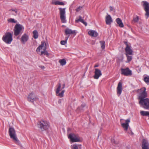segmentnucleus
Returning <instances> with one entry per match:
<instances>
[{
  "label": "nucleus",
  "mask_w": 149,
  "mask_h": 149,
  "mask_svg": "<svg viewBox=\"0 0 149 149\" xmlns=\"http://www.w3.org/2000/svg\"><path fill=\"white\" fill-rule=\"evenodd\" d=\"M8 133L10 138L13 140V141L17 144H20V143L17 138L16 131L15 129L13 127H10L8 130Z\"/></svg>",
  "instance_id": "1"
},
{
  "label": "nucleus",
  "mask_w": 149,
  "mask_h": 149,
  "mask_svg": "<svg viewBox=\"0 0 149 149\" xmlns=\"http://www.w3.org/2000/svg\"><path fill=\"white\" fill-rule=\"evenodd\" d=\"M38 127L41 131H43L48 129L49 126V123L47 121L41 120L37 123Z\"/></svg>",
  "instance_id": "2"
},
{
  "label": "nucleus",
  "mask_w": 149,
  "mask_h": 149,
  "mask_svg": "<svg viewBox=\"0 0 149 149\" xmlns=\"http://www.w3.org/2000/svg\"><path fill=\"white\" fill-rule=\"evenodd\" d=\"M43 49V51L41 52V55L44 54L45 55L48 56L49 55V53L47 51L46 49V44L45 42L44 41H42L41 42V44L37 49L36 51L38 53L40 52L41 49Z\"/></svg>",
  "instance_id": "3"
},
{
  "label": "nucleus",
  "mask_w": 149,
  "mask_h": 149,
  "mask_svg": "<svg viewBox=\"0 0 149 149\" xmlns=\"http://www.w3.org/2000/svg\"><path fill=\"white\" fill-rule=\"evenodd\" d=\"M2 39L6 44H10L13 40L12 34L9 32H6L3 36Z\"/></svg>",
  "instance_id": "4"
},
{
  "label": "nucleus",
  "mask_w": 149,
  "mask_h": 149,
  "mask_svg": "<svg viewBox=\"0 0 149 149\" xmlns=\"http://www.w3.org/2000/svg\"><path fill=\"white\" fill-rule=\"evenodd\" d=\"M139 93V101L145 99L148 96L147 93L146 92V88L143 87L137 90Z\"/></svg>",
  "instance_id": "5"
},
{
  "label": "nucleus",
  "mask_w": 149,
  "mask_h": 149,
  "mask_svg": "<svg viewBox=\"0 0 149 149\" xmlns=\"http://www.w3.org/2000/svg\"><path fill=\"white\" fill-rule=\"evenodd\" d=\"M23 26L21 24H16L15 27L14 29V35L15 36H17L19 34L21 33V31L22 29H24Z\"/></svg>",
  "instance_id": "6"
},
{
  "label": "nucleus",
  "mask_w": 149,
  "mask_h": 149,
  "mask_svg": "<svg viewBox=\"0 0 149 149\" xmlns=\"http://www.w3.org/2000/svg\"><path fill=\"white\" fill-rule=\"evenodd\" d=\"M120 70L122 75L126 76H130L132 74V70L128 67L124 68H121Z\"/></svg>",
  "instance_id": "7"
},
{
  "label": "nucleus",
  "mask_w": 149,
  "mask_h": 149,
  "mask_svg": "<svg viewBox=\"0 0 149 149\" xmlns=\"http://www.w3.org/2000/svg\"><path fill=\"white\" fill-rule=\"evenodd\" d=\"M59 9L60 11V19L62 23H66V20L65 16V8H59Z\"/></svg>",
  "instance_id": "8"
},
{
  "label": "nucleus",
  "mask_w": 149,
  "mask_h": 149,
  "mask_svg": "<svg viewBox=\"0 0 149 149\" xmlns=\"http://www.w3.org/2000/svg\"><path fill=\"white\" fill-rule=\"evenodd\" d=\"M139 103L145 109H149V99L146 98L141 101H139Z\"/></svg>",
  "instance_id": "9"
},
{
  "label": "nucleus",
  "mask_w": 149,
  "mask_h": 149,
  "mask_svg": "<svg viewBox=\"0 0 149 149\" xmlns=\"http://www.w3.org/2000/svg\"><path fill=\"white\" fill-rule=\"evenodd\" d=\"M68 137L72 142H80L81 141L78 136L73 133L70 134L68 135Z\"/></svg>",
  "instance_id": "10"
},
{
  "label": "nucleus",
  "mask_w": 149,
  "mask_h": 149,
  "mask_svg": "<svg viewBox=\"0 0 149 149\" xmlns=\"http://www.w3.org/2000/svg\"><path fill=\"white\" fill-rule=\"evenodd\" d=\"M124 43L126 45L125 48V54L126 55H133V51L131 48V46L128 43L127 41H124Z\"/></svg>",
  "instance_id": "11"
},
{
  "label": "nucleus",
  "mask_w": 149,
  "mask_h": 149,
  "mask_svg": "<svg viewBox=\"0 0 149 149\" xmlns=\"http://www.w3.org/2000/svg\"><path fill=\"white\" fill-rule=\"evenodd\" d=\"M143 5L144 9L146 12L145 15L147 19L149 17V3L145 1H143Z\"/></svg>",
  "instance_id": "12"
},
{
  "label": "nucleus",
  "mask_w": 149,
  "mask_h": 149,
  "mask_svg": "<svg viewBox=\"0 0 149 149\" xmlns=\"http://www.w3.org/2000/svg\"><path fill=\"white\" fill-rule=\"evenodd\" d=\"M76 34V31L75 30H72L68 28H67L65 30V35L67 36L66 37H68V38L71 35H73L74 36Z\"/></svg>",
  "instance_id": "13"
},
{
  "label": "nucleus",
  "mask_w": 149,
  "mask_h": 149,
  "mask_svg": "<svg viewBox=\"0 0 149 149\" xmlns=\"http://www.w3.org/2000/svg\"><path fill=\"white\" fill-rule=\"evenodd\" d=\"M58 86L56 89V93L57 96H58L60 97H62L63 96V94L65 91V90H62L60 93H59L61 90V85L60 83L58 84Z\"/></svg>",
  "instance_id": "14"
},
{
  "label": "nucleus",
  "mask_w": 149,
  "mask_h": 149,
  "mask_svg": "<svg viewBox=\"0 0 149 149\" xmlns=\"http://www.w3.org/2000/svg\"><path fill=\"white\" fill-rule=\"evenodd\" d=\"M38 98L37 97L34 93L32 92L30 93L28 96V101L32 102H33L34 101L38 100Z\"/></svg>",
  "instance_id": "15"
},
{
  "label": "nucleus",
  "mask_w": 149,
  "mask_h": 149,
  "mask_svg": "<svg viewBox=\"0 0 149 149\" xmlns=\"http://www.w3.org/2000/svg\"><path fill=\"white\" fill-rule=\"evenodd\" d=\"M123 119H121L120 122L121 123V125L122 127L124 129V130L126 131H127L129 126V123L130 122V119H128L126 120L125 123H122V120Z\"/></svg>",
  "instance_id": "16"
},
{
  "label": "nucleus",
  "mask_w": 149,
  "mask_h": 149,
  "mask_svg": "<svg viewBox=\"0 0 149 149\" xmlns=\"http://www.w3.org/2000/svg\"><path fill=\"white\" fill-rule=\"evenodd\" d=\"M95 74L93 76V77L95 79H97L102 75L101 71L97 68H95Z\"/></svg>",
  "instance_id": "17"
},
{
  "label": "nucleus",
  "mask_w": 149,
  "mask_h": 149,
  "mask_svg": "<svg viewBox=\"0 0 149 149\" xmlns=\"http://www.w3.org/2000/svg\"><path fill=\"white\" fill-rule=\"evenodd\" d=\"M142 149H149V144L148 141L143 139L142 141Z\"/></svg>",
  "instance_id": "18"
},
{
  "label": "nucleus",
  "mask_w": 149,
  "mask_h": 149,
  "mask_svg": "<svg viewBox=\"0 0 149 149\" xmlns=\"http://www.w3.org/2000/svg\"><path fill=\"white\" fill-rule=\"evenodd\" d=\"M122 89V83L121 82H119L118 84L117 88V93L118 96H119L121 93Z\"/></svg>",
  "instance_id": "19"
},
{
  "label": "nucleus",
  "mask_w": 149,
  "mask_h": 149,
  "mask_svg": "<svg viewBox=\"0 0 149 149\" xmlns=\"http://www.w3.org/2000/svg\"><path fill=\"white\" fill-rule=\"evenodd\" d=\"M28 35L26 33L24 34L21 38V42L24 44L28 41Z\"/></svg>",
  "instance_id": "20"
},
{
  "label": "nucleus",
  "mask_w": 149,
  "mask_h": 149,
  "mask_svg": "<svg viewBox=\"0 0 149 149\" xmlns=\"http://www.w3.org/2000/svg\"><path fill=\"white\" fill-rule=\"evenodd\" d=\"M112 18L110 15H108L106 17V23L107 24L109 25L112 22Z\"/></svg>",
  "instance_id": "21"
},
{
  "label": "nucleus",
  "mask_w": 149,
  "mask_h": 149,
  "mask_svg": "<svg viewBox=\"0 0 149 149\" xmlns=\"http://www.w3.org/2000/svg\"><path fill=\"white\" fill-rule=\"evenodd\" d=\"M52 4L56 5H64V3L63 2H60L58 0H52Z\"/></svg>",
  "instance_id": "22"
},
{
  "label": "nucleus",
  "mask_w": 149,
  "mask_h": 149,
  "mask_svg": "<svg viewBox=\"0 0 149 149\" xmlns=\"http://www.w3.org/2000/svg\"><path fill=\"white\" fill-rule=\"evenodd\" d=\"M88 34L92 37H96L98 35L97 32L96 31L93 30L89 31L88 32Z\"/></svg>",
  "instance_id": "23"
},
{
  "label": "nucleus",
  "mask_w": 149,
  "mask_h": 149,
  "mask_svg": "<svg viewBox=\"0 0 149 149\" xmlns=\"http://www.w3.org/2000/svg\"><path fill=\"white\" fill-rule=\"evenodd\" d=\"M80 22L83 23L86 26L87 25V23L84 21V19H82V17L81 16H79V18L78 19L75 20V22Z\"/></svg>",
  "instance_id": "24"
},
{
  "label": "nucleus",
  "mask_w": 149,
  "mask_h": 149,
  "mask_svg": "<svg viewBox=\"0 0 149 149\" xmlns=\"http://www.w3.org/2000/svg\"><path fill=\"white\" fill-rule=\"evenodd\" d=\"M116 21L119 26L120 27H123L124 26V24L120 19L117 18L116 19Z\"/></svg>",
  "instance_id": "25"
},
{
  "label": "nucleus",
  "mask_w": 149,
  "mask_h": 149,
  "mask_svg": "<svg viewBox=\"0 0 149 149\" xmlns=\"http://www.w3.org/2000/svg\"><path fill=\"white\" fill-rule=\"evenodd\" d=\"M140 113L143 116H148L149 117V111H141Z\"/></svg>",
  "instance_id": "26"
},
{
  "label": "nucleus",
  "mask_w": 149,
  "mask_h": 149,
  "mask_svg": "<svg viewBox=\"0 0 149 149\" xmlns=\"http://www.w3.org/2000/svg\"><path fill=\"white\" fill-rule=\"evenodd\" d=\"M9 11H11L10 13L11 15L16 16L17 14V10L16 9H11L9 10Z\"/></svg>",
  "instance_id": "27"
},
{
  "label": "nucleus",
  "mask_w": 149,
  "mask_h": 149,
  "mask_svg": "<svg viewBox=\"0 0 149 149\" xmlns=\"http://www.w3.org/2000/svg\"><path fill=\"white\" fill-rule=\"evenodd\" d=\"M33 37L35 39H36L37 38L38 36V33L37 31L35 30H34L33 32Z\"/></svg>",
  "instance_id": "28"
},
{
  "label": "nucleus",
  "mask_w": 149,
  "mask_h": 149,
  "mask_svg": "<svg viewBox=\"0 0 149 149\" xmlns=\"http://www.w3.org/2000/svg\"><path fill=\"white\" fill-rule=\"evenodd\" d=\"M81 145H73L72 146V149H81Z\"/></svg>",
  "instance_id": "29"
},
{
  "label": "nucleus",
  "mask_w": 149,
  "mask_h": 149,
  "mask_svg": "<svg viewBox=\"0 0 149 149\" xmlns=\"http://www.w3.org/2000/svg\"><path fill=\"white\" fill-rule=\"evenodd\" d=\"M58 61L61 65H64L66 63V61L65 59H60Z\"/></svg>",
  "instance_id": "30"
},
{
  "label": "nucleus",
  "mask_w": 149,
  "mask_h": 149,
  "mask_svg": "<svg viewBox=\"0 0 149 149\" xmlns=\"http://www.w3.org/2000/svg\"><path fill=\"white\" fill-rule=\"evenodd\" d=\"M101 45V48L102 49H104L105 48V42L104 41H100V42Z\"/></svg>",
  "instance_id": "31"
},
{
  "label": "nucleus",
  "mask_w": 149,
  "mask_h": 149,
  "mask_svg": "<svg viewBox=\"0 0 149 149\" xmlns=\"http://www.w3.org/2000/svg\"><path fill=\"white\" fill-rule=\"evenodd\" d=\"M65 40H62L60 42V43L61 45H64L67 42V41L68 39V37H65Z\"/></svg>",
  "instance_id": "32"
},
{
  "label": "nucleus",
  "mask_w": 149,
  "mask_h": 149,
  "mask_svg": "<svg viewBox=\"0 0 149 149\" xmlns=\"http://www.w3.org/2000/svg\"><path fill=\"white\" fill-rule=\"evenodd\" d=\"M139 20V17L138 16L136 15L135 17H133L132 21V23H134L137 22Z\"/></svg>",
  "instance_id": "33"
},
{
  "label": "nucleus",
  "mask_w": 149,
  "mask_h": 149,
  "mask_svg": "<svg viewBox=\"0 0 149 149\" xmlns=\"http://www.w3.org/2000/svg\"><path fill=\"white\" fill-rule=\"evenodd\" d=\"M132 55H126L127 57V60L128 62H129L131 61L132 59Z\"/></svg>",
  "instance_id": "34"
},
{
  "label": "nucleus",
  "mask_w": 149,
  "mask_h": 149,
  "mask_svg": "<svg viewBox=\"0 0 149 149\" xmlns=\"http://www.w3.org/2000/svg\"><path fill=\"white\" fill-rule=\"evenodd\" d=\"M8 21L9 22L11 23H16L17 22V20H15V19L13 18L9 19L8 20Z\"/></svg>",
  "instance_id": "35"
},
{
  "label": "nucleus",
  "mask_w": 149,
  "mask_h": 149,
  "mask_svg": "<svg viewBox=\"0 0 149 149\" xmlns=\"http://www.w3.org/2000/svg\"><path fill=\"white\" fill-rule=\"evenodd\" d=\"M144 81L146 83L149 82V76L145 77L144 78Z\"/></svg>",
  "instance_id": "36"
},
{
  "label": "nucleus",
  "mask_w": 149,
  "mask_h": 149,
  "mask_svg": "<svg viewBox=\"0 0 149 149\" xmlns=\"http://www.w3.org/2000/svg\"><path fill=\"white\" fill-rule=\"evenodd\" d=\"M85 106V104H82L78 108V109H79V110H83V108Z\"/></svg>",
  "instance_id": "37"
},
{
  "label": "nucleus",
  "mask_w": 149,
  "mask_h": 149,
  "mask_svg": "<svg viewBox=\"0 0 149 149\" xmlns=\"http://www.w3.org/2000/svg\"><path fill=\"white\" fill-rule=\"evenodd\" d=\"M82 8V7L79 6L75 10L77 12H78Z\"/></svg>",
  "instance_id": "38"
},
{
  "label": "nucleus",
  "mask_w": 149,
  "mask_h": 149,
  "mask_svg": "<svg viewBox=\"0 0 149 149\" xmlns=\"http://www.w3.org/2000/svg\"><path fill=\"white\" fill-rule=\"evenodd\" d=\"M111 142L115 144H117L118 143V141H116L114 139H112L111 140Z\"/></svg>",
  "instance_id": "39"
},
{
  "label": "nucleus",
  "mask_w": 149,
  "mask_h": 149,
  "mask_svg": "<svg viewBox=\"0 0 149 149\" xmlns=\"http://www.w3.org/2000/svg\"><path fill=\"white\" fill-rule=\"evenodd\" d=\"M39 67L42 70H43L45 68L44 66H39Z\"/></svg>",
  "instance_id": "40"
},
{
  "label": "nucleus",
  "mask_w": 149,
  "mask_h": 149,
  "mask_svg": "<svg viewBox=\"0 0 149 149\" xmlns=\"http://www.w3.org/2000/svg\"><path fill=\"white\" fill-rule=\"evenodd\" d=\"M109 8L111 11H113V8L111 6H110Z\"/></svg>",
  "instance_id": "41"
},
{
  "label": "nucleus",
  "mask_w": 149,
  "mask_h": 149,
  "mask_svg": "<svg viewBox=\"0 0 149 149\" xmlns=\"http://www.w3.org/2000/svg\"><path fill=\"white\" fill-rule=\"evenodd\" d=\"M65 84L64 83L62 85V89H63L65 88Z\"/></svg>",
  "instance_id": "42"
},
{
  "label": "nucleus",
  "mask_w": 149,
  "mask_h": 149,
  "mask_svg": "<svg viewBox=\"0 0 149 149\" xmlns=\"http://www.w3.org/2000/svg\"><path fill=\"white\" fill-rule=\"evenodd\" d=\"M98 66H94L95 67H97Z\"/></svg>",
  "instance_id": "43"
},
{
  "label": "nucleus",
  "mask_w": 149,
  "mask_h": 149,
  "mask_svg": "<svg viewBox=\"0 0 149 149\" xmlns=\"http://www.w3.org/2000/svg\"><path fill=\"white\" fill-rule=\"evenodd\" d=\"M70 128H68V130H70Z\"/></svg>",
  "instance_id": "44"
}]
</instances>
